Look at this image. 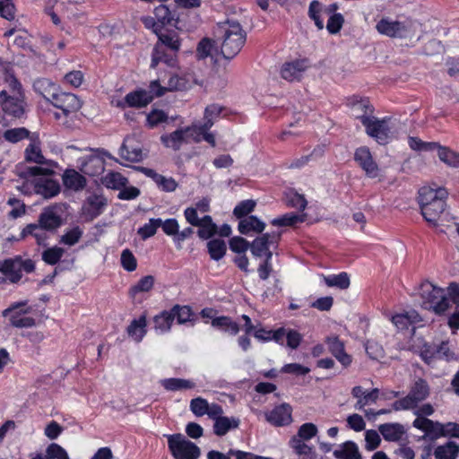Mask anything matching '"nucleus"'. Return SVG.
Masks as SVG:
<instances>
[{
  "mask_svg": "<svg viewBox=\"0 0 459 459\" xmlns=\"http://www.w3.org/2000/svg\"><path fill=\"white\" fill-rule=\"evenodd\" d=\"M160 141L167 148L178 151L181 145L186 143L185 129L181 128L170 134H163L160 136Z\"/></svg>",
  "mask_w": 459,
  "mask_h": 459,
  "instance_id": "f704fd0d",
  "label": "nucleus"
},
{
  "mask_svg": "<svg viewBox=\"0 0 459 459\" xmlns=\"http://www.w3.org/2000/svg\"><path fill=\"white\" fill-rule=\"evenodd\" d=\"M348 105L351 108L352 115L357 119H359L362 124L365 118H369L372 116L374 110L368 99L359 98L358 96L350 98Z\"/></svg>",
  "mask_w": 459,
  "mask_h": 459,
  "instance_id": "412c9836",
  "label": "nucleus"
},
{
  "mask_svg": "<svg viewBox=\"0 0 459 459\" xmlns=\"http://www.w3.org/2000/svg\"><path fill=\"white\" fill-rule=\"evenodd\" d=\"M336 459H362L358 446L352 441H346L333 451Z\"/></svg>",
  "mask_w": 459,
  "mask_h": 459,
  "instance_id": "2f4dec72",
  "label": "nucleus"
},
{
  "mask_svg": "<svg viewBox=\"0 0 459 459\" xmlns=\"http://www.w3.org/2000/svg\"><path fill=\"white\" fill-rule=\"evenodd\" d=\"M0 106L3 111L15 118L22 117L25 113V97L24 94L11 95L6 90L0 91Z\"/></svg>",
  "mask_w": 459,
  "mask_h": 459,
  "instance_id": "6e6552de",
  "label": "nucleus"
},
{
  "mask_svg": "<svg viewBox=\"0 0 459 459\" xmlns=\"http://www.w3.org/2000/svg\"><path fill=\"white\" fill-rule=\"evenodd\" d=\"M62 181L67 189L75 192L82 191L87 184V180L84 176L74 169H67L65 170L62 176Z\"/></svg>",
  "mask_w": 459,
  "mask_h": 459,
  "instance_id": "b1692460",
  "label": "nucleus"
},
{
  "mask_svg": "<svg viewBox=\"0 0 459 459\" xmlns=\"http://www.w3.org/2000/svg\"><path fill=\"white\" fill-rule=\"evenodd\" d=\"M323 279L328 287H336L341 290H345L350 286V278L347 273L323 276Z\"/></svg>",
  "mask_w": 459,
  "mask_h": 459,
  "instance_id": "79ce46f5",
  "label": "nucleus"
},
{
  "mask_svg": "<svg viewBox=\"0 0 459 459\" xmlns=\"http://www.w3.org/2000/svg\"><path fill=\"white\" fill-rule=\"evenodd\" d=\"M162 386L169 391H178L182 389H192L195 384L190 380L181 378H167L161 380Z\"/></svg>",
  "mask_w": 459,
  "mask_h": 459,
  "instance_id": "c03bdc74",
  "label": "nucleus"
},
{
  "mask_svg": "<svg viewBox=\"0 0 459 459\" xmlns=\"http://www.w3.org/2000/svg\"><path fill=\"white\" fill-rule=\"evenodd\" d=\"M305 214H296L294 212H288L279 218L273 219L271 223L274 226H293L298 222H303L305 221Z\"/></svg>",
  "mask_w": 459,
  "mask_h": 459,
  "instance_id": "de8ad7c7",
  "label": "nucleus"
},
{
  "mask_svg": "<svg viewBox=\"0 0 459 459\" xmlns=\"http://www.w3.org/2000/svg\"><path fill=\"white\" fill-rule=\"evenodd\" d=\"M46 231V229H43L39 221L37 223H30L25 228H23L20 238L24 239L27 237L31 236L36 239L38 245L46 246V241L48 239Z\"/></svg>",
  "mask_w": 459,
  "mask_h": 459,
  "instance_id": "cd10ccee",
  "label": "nucleus"
},
{
  "mask_svg": "<svg viewBox=\"0 0 459 459\" xmlns=\"http://www.w3.org/2000/svg\"><path fill=\"white\" fill-rule=\"evenodd\" d=\"M213 126V123L204 122V124L194 123L192 126L185 127L186 141L191 138L195 143L202 141L203 134L205 130H209Z\"/></svg>",
  "mask_w": 459,
  "mask_h": 459,
  "instance_id": "e433bc0d",
  "label": "nucleus"
},
{
  "mask_svg": "<svg viewBox=\"0 0 459 459\" xmlns=\"http://www.w3.org/2000/svg\"><path fill=\"white\" fill-rule=\"evenodd\" d=\"M102 184L108 188L121 189L127 184V178L119 172H108L102 178Z\"/></svg>",
  "mask_w": 459,
  "mask_h": 459,
  "instance_id": "37998d69",
  "label": "nucleus"
},
{
  "mask_svg": "<svg viewBox=\"0 0 459 459\" xmlns=\"http://www.w3.org/2000/svg\"><path fill=\"white\" fill-rule=\"evenodd\" d=\"M459 453V446L453 441H448L443 446H438L435 452L437 459H455Z\"/></svg>",
  "mask_w": 459,
  "mask_h": 459,
  "instance_id": "58836bf2",
  "label": "nucleus"
},
{
  "mask_svg": "<svg viewBox=\"0 0 459 459\" xmlns=\"http://www.w3.org/2000/svg\"><path fill=\"white\" fill-rule=\"evenodd\" d=\"M363 126L367 134L380 144H385L391 137V127L387 119H378L374 116L365 118Z\"/></svg>",
  "mask_w": 459,
  "mask_h": 459,
  "instance_id": "1a4fd4ad",
  "label": "nucleus"
},
{
  "mask_svg": "<svg viewBox=\"0 0 459 459\" xmlns=\"http://www.w3.org/2000/svg\"><path fill=\"white\" fill-rule=\"evenodd\" d=\"M154 277L146 275L141 278L138 282L132 286L129 290V295L134 297L139 292H147L151 290L154 285Z\"/></svg>",
  "mask_w": 459,
  "mask_h": 459,
  "instance_id": "8fccbe9b",
  "label": "nucleus"
},
{
  "mask_svg": "<svg viewBox=\"0 0 459 459\" xmlns=\"http://www.w3.org/2000/svg\"><path fill=\"white\" fill-rule=\"evenodd\" d=\"M49 101L61 109L65 117L76 113L82 108V102L78 97L69 92H53Z\"/></svg>",
  "mask_w": 459,
  "mask_h": 459,
  "instance_id": "9b49d317",
  "label": "nucleus"
},
{
  "mask_svg": "<svg viewBox=\"0 0 459 459\" xmlns=\"http://www.w3.org/2000/svg\"><path fill=\"white\" fill-rule=\"evenodd\" d=\"M25 160L37 164L46 163V159L41 152L39 141L33 140L25 149Z\"/></svg>",
  "mask_w": 459,
  "mask_h": 459,
  "instance_id": "ea45409f",
  "label": "nucleus"
},
{
  "mask_svg": "<svg viewBox=\"0 0 459 459\" xmlns=\"http://www.w3.org/2000/svg\"><path fill=\"white\" fill-rule=\"evenodd\" d=\"M171 314H173V319L177 318L178 324H185L190 320L192 316V311L187 306H174L171 310Z\"/></svg>",
  "mask_w": 459,
  "mask_h": 459,
  "instance_id": "052dcab7",
  "label": "nucleus"
},
{
  "mask_svg": "<svg viewBox=\"0 0 459 459\" xmlns=\"http://www.w3.org/2000/svg\"><path fill=\"white\" fill-rule=\"evenodd\" d=\"M24 303H16L3 311V316H9L10 323L13 326L18 328H28L35 325V319L29 316H22V314L28 313V310L15 311L18 307L23 306Z\"/></svg>",
  "mask_w": 459,
  "mask_h": 459,
  "instance_id": "f3484780",
  "label": "nucleus"
},
{
  "mask_svg": "<svg viewBox=\"0 0 459 459\" xmlns=\"http://www.w3.org/2000/svg\"><path fill=\"white\" fill-rule=\"evenodd\" d=\"M416 22L412 21H391L381 19L376 25L377 31L391 38L411 39L416 32Z\"/></svg>",
  "mask_w": 459,
  "mask_h": 459,
  "instance_id": "39448f33",
  "label": "nucleus"
},
{
  "mask_svg": "<svg viewBox=\"0 0 459 459\" xmlns=\"http://www.w3.org/2000/svg\"><path fill=\"white\" fill-rule=\"evenodd\" d=\"M106 205L107 199L103 195L97 194L90 195L82 205V214L88 220L92 221L102 213Z\"/></svg>",
  "mask_w": 459,
  "mask_h": 459,
  "instance_id": "dca6fc26",
  "label": "nucleus"
},
{
  "mask_svg": "<svg viewBox=\"0 0 459 459\" xmlns=\"http://www.w3.org/2000/svg\"><path fill=\"white\" fill-rule=\"evenodd\" d=\"M146 317L142 316L139 319H134L127 327V333L134 341L141 342L146 333Z\"/></svg>",
  "mask_w": 459,
  "mask_h": 459,
  "instance_id": "4c0bfd02",
  "label": "nucleus"
},
{
  "mask_svg": "<svg viewBox=\"0 0 459 459\" xmlns=\"http://www.w3.org/2000/svg\"><path fill=\"white\" fill-rule=\"evenodd\" d=\"M286 204L288 206L303 211L307 206V200L304 195L290 192L286 195Z\"/></svg>",
  "mask_w": 459,
  "mask_h": 459,
  "instance_id": "338daca9",
  "label": "nucleus"
},
{
  "mask_svg": "<svg viewBox=\"0 0 459 459\" xmlns=\"http://www.w3.org/2000/svg\"><path fill=\"white\" fill-rule=\"evenodd\" d=\"M317 427L314 423H304L299 427L298 434L294 437H299L304 441L309 440L317 434Z\"/></svg>",
  "mask_w": 459,
  "mask_h": 459,
  "instance_id": "69168bd1",
  "label": "nucleus"
},
{
  "mask_svg": "<svg viewBox=\"0 0 459 459\" xmlns=\"http://www.w3.org/2000/svg\"><path fill=\"white\" fill-rule=\"evenodd\" d=\"M270 245L267 235H262L250 243V250L254 256L261 257L267 251Z\"/></svg>",
  "mask_w": 459,
  "mask_h": 459,
  "instance_id": "864d4df0",
  "label": "nucleus"
},
{
  "mask_svg": "<svg viewBox=\"0 0 459 459\" xmlns=\"http://www.w3.org/2000/svg\"><path fill=\"white\" fill-rule=\"evenodd\" d=\"M208 252L212 259L219 261L226 253V244L221 239H212L207 243Z\"/></svg>",
  "mask_w": 459,
  "mask_h": 459,
  "instance_id": "09e8293b",
  "label": "nucleus"
},
{
  "mask_svg": "<svg viewBox=\"0 0 459 459\" xmlns=\"http://www.w3.org/2000/svg\"><path fill=\"white\" fill-rule=\"evenodd\" d=\"M17 258L6 259L0 262V272L8 277L12 282H17L22 278V271L20 269Z\"/></svg>",
  "mask_w": 459,
  "mask_h": 459,
  "instance_id": "72a5a7b5",
  "label": "nucleus"
},
{
  "mask_svg": "<svg viewBox=\"0 0 459 459\" xmlns=\"http://www.w3.org/2000/svg\"><path fill=\"white\" fill-rule=\"evenodd\" d=\"M328 351L344 367L348 368L352 362V357L345 351L344 343L338 336H328L325 339Z\"/></svg>",
  "mask_w": 459,
  "mask_h": 459,
  "instance_id": "a211bd4d",
  "label": "nucleus"
},
{
  "mask_svg": "<svg viewBox=\"0 0 459 459\" xmlns=\"http://www.w3.org/2000/svg\"><path fill=\"white\" fill-rule=\"evenodd\" d=\"M158 41L154 45L151 67L155 68L160 63L174 67L177 65V54L180 49L181 39L175 30H157Z\"/></svg>",
  "mask_w": 459,
  "mask_h": 459,
  "instance_id": "7ed1b4c3",
  "label": "nucleus"
},
{
  "mask_svg": "<svg viewBox=\"0 0 459 459\" xmlns=\"http://www.w3.org/2000/svg\"><path fill=\"white\" fill-rule=\"evenodd\" d=\"M438 158L449 167L459 168V152H456L447 147H439Z\"/></svg>",
  "mask_w": 459,
  "mask_h": 459,
  "instance_id": "a18cd8bd",
  "label": "nucleus"
},
{
  "mask_svg": "<svg viewBox=\"0 0 459 459\" xmlns=\"http://www.w3.org/2000/svg\"><path fill=\"white\" fill-rule=\"evenodd\" d=\"M46 456L48 459H69L66 451L56 443L48 446Z\"/></svg>",
  "mask_w": 459,
  "mask_h": 459,
  "instance_id": "774afa93",
  "label": "nucleus"
},
{
  "mask_svg": "<svg viewBox=\"0 0 459 459\" xmlns=\"http://www.w3.org/2000/svg\"><path fill=\"white\" fill-rule=\"evenodd\" d=\"M4 82L6 84V91L11 95H20L24 94L22 91V84L16 79V77L12 74H5Z\"/></svg>",
  "mask_w": 459,
  "mask_h": 459,
  "instance_id": "e2e57ef3",
  "label": "nucleus"
},
{
  "mask_svg": "<svg viewBox=\"0 0 459 459\" xmlns=\"http://www.w3.org/2000/svg\"><path fill=\"white\" fill-rule=\"evenodd\" d=\"M290 446L298 455L309 456L313 454V447L307 445L305 441L301 440L299 437H293L290 440Z\"/></svg>",
  "mask_w": 459,
  "mask_h": 459,
  "instance_id": "bf43d9fd",
  "label": "nucleus"
},
{
  "mask_svg": "<svg viewBox=\"0 0 459 459\" xmlns=\"http://www.w3.org/2000/svg\"><path fill=\"white\" fill-rule=\"evenodd\" d=\"M265 224L256 216H247L239 221L238 231L243 235H248L250 232L262 233Z\"/></svg>",
  "mask_w": 459,
  "mask_h": 459,
  "instance_id": "c85d7f7f",
  "label": "nucleus"
},
{
  "mask_svg": "<svg viewBox=\"0 0 459 459\" xmlns=\"http://www.w3.org/2000/svg\"><path fill=\"white\" fill-rule=\"evenodd\" d=\"M173 321V314L170 311H163L153 318L155 329L161 333L169 331Z\"/></svg>",
  "mask_w": 459,
  "mask_h": 459,
  "instance_id": "49530a36",
  "label": "nucleus"
},
{
  "mask_svg": "<svg viewBox=\"0 0 459 459\" xmlns=\"http://www.w3.org/2000/svg\"><path fill=\"white\" fill-rule=\"evenodd\" d=\"M134 169L143 173L146 177L152 178L158 187L164 192H174L178 186V182L173 178H167L157 173L155 170L145 167H134Z\"/></svg>",
  "mask_w": 459,
  "mask_h": 459,
  "instance_id": "6ab92c4d",
  "label": "nucleus"
},
{
  "mask_svg": "<svg viewBox=\"0 0 459 459\" xmlns=\"http://www.w3.org/2000/svg\"><path fill=\"white\" fill-rule=\"evenodd\" d=\"M308 67L309 62L307 58L286 62L281 66V75L289 82L299 81Z\"/></svg>",
  "mask_w": 459,
  "mask_h": 459,
  "instance_id": "f8f14e48",
  "label": "nucleus"
},
{
  "mask_svg": "<svg viewBox=\"0 0 459 459\" xmlns=\"http://www.w3.org/2000/svg\"><path fill=\"white\" fill-rule=\"evenodd\" d=\"M255 207V202L253 200H245L240 202L233 211V214L238 219H244L254 211Z\"/></svg>",
  "mask_w": 459,
  "mask_h": 459,
  "instance_id": "680f3d73",
  "label": "nucleus"
},
{
  "mask_svg": "<svg viewBox=\"0 0 459 459\" xmlns=\"http://www.w3.org/2000/svg\"><path fill=\"white\" fill-rule=\"evenodd\" d=\"M214 50V41L211 39L204 38L198 43L196 55L199 59H204L208 56H212Z\"/></svg>",
  "mask_w": 459,
  "mask_h": 459,
  "instance_id": "4d7b16f0",
  "label": "nucleus"
},
{
  "mask_svg": "<svg viewBox=\"0 0 459 459\" xmlns=\"http://www.w3.org/2000/svg\"><path fill=\"white\" fill-rule=\"evenodd\" d=\"M154 16L160 26L163 29L166 25H174L178 28L179 16L176 10H169L165 4H160L154 9Z\"/></svg>",
  "mask_w": 459,
  "mask_h": 459,
  "instance_id": "393cba45",
  "label": "nucleus"
},
{
  "mask_svg": "<svg viewBox=\"0 0 459 459\" xmlns=\"http://www.w3.org/2000/svg\"><path fill=\"white\" fill-rule=\"evenodd\" d=\"M196 227H199L197 234L199 238L203 239H208L212 238L217 232V225L213 223L212 217L210 215H205L202 218L201 224H198Z\"/></svg>",
  "mask_w": 459,
  "mask_h": 459,
  "instance_id": "a19ab883",
  "label": "nucleus"
},
{
  "mask_svg": "<svg viewBox=\"0 0 459 459\" xmlns=\"http://www.w3.org/2000/svg\"><path fill=\"white\" fill-rule=\"evenodd\" d=\"M168 446L175 459H198L201 455L200 448L182 434L169 435Z\"/></svg>",
  "mask_w": 459,
  "mask_h": 459,
  "instance_id": "0eeeda50",
  "label": "nucleus"
},
{
  "mask_svg": "<svg viewBox=\"0 0 459 459\" xmlns=\"http://www.w3.org/2000/svg\"><path fill=\"white\" fill-rule=\"evenodd\" d=\"M212 325L214 327L223 328L232 335H236L239 331L238 325L228 316H219L212 319Z\"/></svg>",
  "mask_w": 459,
  "mask_h": 459,
  "instance_id": "3c124183",
  "label": "nucleus"
},
{
  "mask_svg": "<svg viewBox=\"0 0 459 459\" xmlns=\"http://www.w3.org/2000/svg\"><path fill=\"white\" fill-rule=\"evenodd\" d=\"M30 131L25 127L8 129L4 133V138L10 143H15L28 138Z\"/></svg>",
  "mask_w": 459,
  "mask_h": 459,
  "instance_id": "5fc2aeb1",
  "label": "nucleus"
},
{
  "mask_svg": "<svg viewBox=\"0 0 459 459\" xmlns=\"http://www.w3.org/2000/svg\"><path fill=\"white\" fill-rule=\"evenodd\" d=\"M63 212L64 211L62 204H56L53 205H49L42 210V212L39 215L38 221L41 224V227H43V229H46L47 231L54 232L63 223Z\"/></svg>",
  "mask_w": 459,
  "mask_h": 459,
  "instance_id": "9d476101",
  "label": "nucleus"
},
{
  "mask_svg": "<svg viewBox=\"0 0 459 459\" xmlns=\"http://www.w3.org/2000/svg\"><path fill=\"white\" fill-rule=\"evenodd\" d=\"M383 437L387 441H398L402 438L405 430L400 423H385L378 427Z\"/></svg>",
  "mask_w": 459,
  "mask_h": 459,
  "instance_id": "473e14b6",
  "label": "nucleus"
},
{
  "mask_svg": "<svg viewBox=\"0 0 459 459\" xmlns=\"http://www.w3.org/2000/svg\"><path fill=\"white\" fill-rule=\"evenodd\" d=\"M213 34L221 45V53L225 59L234 58L247 40V32L242 25L233 20L219 22L214 28Z\"/></svg>",
  "mask_w": 459,
  "mask_h": 459,
  "instance_id": "f257e3e1",
  "label": "nucleus"
},
{
  "mask_svg": "<svg viewBox=\"0 0 459 459\" xmlns=\"http://www.w3.org/2000/svg\"><path fill=\"white\" fill-rule=\"evenodd\" d=\"M119 154L122 159L130 162H139L145 156L134 136H127L124 140L119 150Z\"/></svg>",
  "mask_w": 459,
  "mask_h": 459,
  "instance_id": "2eb2a0df",
  "label": "nucleus"
},
{
  "mask_svg": "<svg viewBox=\"0 0 459 459\" xmlns=\"http://www.w3.org/2000/svg\"><path fill=\"white\" fill-rule=\"evenodd\" d=\"M33 190L36 194L42 195L44 198H51L60 192L59 184L49 178H37L31 181Z\"/></svg>",
  "mask_w": 459,
  "mask_h": 459,
  "instance_id": "5701e85b",
  "label": "nucleus"
},
{
  "mask_svg": "<svg viewBox=\"0 0 459 459\" xmlns=\"http://www.w3.org/2000/svg\"><path fill=\"white\" fill-rule=\"evenodd\" d=\"M161 224V219H150L149 222L138 230V234L143 239L149 238L156 234L157 229Z\"/></svg>",
  "mask_w": 459,
  "mask_h": 459,
  "instance_id": "13d9d810",
  "label": "nucleus"
},
{
  "mask_svg": "<svg viewBox=\"0 0 459 459\" xmlns=\"http://www.w3.org/2000/svg\"><path fill=\"white\" fill-rule=\"evenodd\" d=\"M192 83L193 78L189 74H171L168 80L166 89L168 91H185L190 88Z\"/></svg>",
  "mask_w": 459,
  "mask_h": 459,
  "instance_id": "bb28decb",
  "label": "nucleus"
},
{
  "mask_svg": "<svg viewBox=\"0 0 459 459\" xmlns=\"http://www.w3.org/2000/svg\"><path fill=\"white\" fill-rule=\"evenodd\" d=\"M33 88L36 91L40 93L46 100H50L51 94L55 92V85L48 80L39 79L34 82Z\"/></svg>",
  "mask_w": 459,
  "mask_h": 459,
  "instance_id": "6e6d98bb",
  "label": "nucleus"
},
{
  "mask_svg": "<svg viewBox=\"0 0 459 459\" xmlns=\"http://www.w3.org/2000/svg\"><path fill=\"white\" fill-rule=\"evenodd\" d=\"M412 425L425 433L424 437H428L430 439H437L443 435V424L433 421L426 417H417Z\"/></svg>",
  "mask_w": 459,
  "mask_h": 459,
  "instance_id": "4be33fe9",
  "label": "nucleus"
},
{
  "mask_svg": "<svg viewBox=\"0 0 459 459\" xmlns=\"http://www.w3.org/2000/svg\"><path fill=\"white\" fill-rule=\"evenodd\" d=\"M420 320L419 313L415 310L407 311L392 316V322L398 329H405L410 325L418 323Z\"/></svg>",
  "mask_w": 459,
  "mask_h": 459,
  "instance_id": "c9c22d12",
  "label": "nucleus"
},
{
  "mask_svg": "<svg viewBox=\"0 0 459 459\" xmlns=\"http://www.w3.org/2000/svg\"><path fill=\"white\" fill-rule=\"evenodd\" d=\"M354 160L368 178H375L378 176V166L374 161L368 148L360 147L357 149L354 154Z\"/></svg>",
  "mask_w": 459,
  "mask_h": 459,
  "instance_id": "ddd939ff",
  "label": "nucleus"
},
{
  "mask_svg": "<svg viewBox=\"0 0 459 459\" xmlns=\"http://www.w3.org/2000/svg\"><path fill=\"white\" fill-rule=\"evenodd\" d=\"M379 389L373 388L370 391H365L362 386L356 385L351 389V395L357 399L354 408L359 411L364 410L365 406L376 403L379 397Z\"/></svg>",
  "mask_w": 459,
  "mask_h": 459,
  "instance_id": "aec40b11",
  "label": "nucleus"
},
{
  "mask_svg": "<svg viewBox=\"0 0 459 459\" xmlns=\"http://www.w3.org/2000/svg\"><path fill=\"white\" fill-rule=\"evenodd\" d=\"M291 413V406L289 403H281L265 413V419L273 426H286L292 422Z\"/></svg>",
  "mask_w": 459,
  "mask_h": 459,
  "instance_id": "4468645a",
  "label": "nucleus"
},
{
  "mask_svg": "<svg viewBox=\"0 0 459 459\" xmlns=\"http://www.w3.org/2000/svg\"><path fill=\"white\" fill-rule=\"evenodd\" d=\"M65 254V249L59 247L47 248L42 253V260L50 265L56 264Z\"/></svg>",
  "mask_w": 459,
  "mask_h": 459,
  "instance_id": "603ef678",
  "label": "nucleus"
},
{
  "mask_svg": "<svg viewBox=\"0 0 459 459\" xmlns=\"http://www.w3.org/2000/svg\"><path fill=\"white\" fill-rule=\"evenodd\" d=\"M239 423L238 418L222 416L214 421L213 433L219 437L225 436L230 430L238 429Z\"/></svg>",
  "mask_w": 459,
  "mask_h": 459,
  "instance_id": "7c9ffc66",
  "label": "nucleus"
},
{
  "mask_svg": "<svg viewBox=\"0 0 459 459\" xmlns=\"http://www.w3.org/2000/svg\"><path fill=\"white\" fill-rule=\"evenodd\" d=\"M447 196V190L437 185L420 188L418 202L421 214L429 224L434 227L437 225V221L446 210Z\"/></svg>",
  "mask_w": 459,
  "mask_h": 459,
  "instance_id": "f03ea898",
  "label": "nucleus"
},
{
  "mask_svg": "<svg viewBox=\"0 0 459 459\" xmlns=\"http://www.w3.org/2000/svg\"><path fill=\"white\" fill-rule=\"evenodd\" d=\"M105 169V160L100 156H90L82 164L81 171L91 177L100 175Z\"/></svg>",
  "mask_w": 459,
  "mask_h": 459,
  "instance_id": "c756f323",
  "label": "nucleus"
},
{
  "mask_svg": "<svg viewBox=\"0 0 459 459\" xmlns=\"http://www.w3.org/2000/svg\"><path fill=\"white\" fill-rule=\"evenodd\" d=\"M430 394V388L428 382L423 378H417L411 386L409 394L393 403L395 411L409 410L415 408L417 404L425 399Z\"/></svg>",
  "mask_w": 459,
  "mask_h": 459,
  "instance_id": "423d86ee",
  "label": "nucleus"
},
{
  "mask_svg": "<svg viewBox=\"0 0 459 459\" xmlns=\"http://www.w3.org/2000/svg\"><path fill=\"white\" fill-rule=\"evenodd\" d=\"M208 402L202 398H194L190 402V410L197 417H202L206 414L209 407Z\"/></svg>",
  "mask_w": 459,
  "mask_h": 459,
  "instance_id": "0e129e2a",
  "label": "nucleus"
},
{
  "mask_svg": "<svg viewBox=\"0 0 459 459\" xmlns=\"http://www.w3.org/2000/svg\"><path fill=\"white\" fill-rule=\"evenodd\" d=\"M420 294L422 298L423 306L428 309H433L440 314L448 308V299L446 297L445 290L433 285L429 281H424L420 285Z\"/></svg>",
  "mask_w": 459,
  "mask_h": 459,
  "instance_id": "20e7f679",
  "label": "nucleus"
},
{
  "mask_svg": "<svg viewBox=\"0 0 459 459\" xmlns=\"http://www.w3.org/2000/svg\"><path fill=\"white\" fill-rule=\"evenodd\" d=\"M152 102V95L147 93L146 90H139L126 95L124 102H118L117 106L124 108L125 104L128 107L143 108Z\"/></svg>",
  "mask_w": 459,
  "mask_h": 459,
  "instance_id": "a878e982",
  "label": "nucleus"
}]
</instances>
